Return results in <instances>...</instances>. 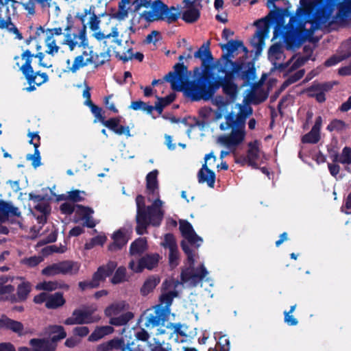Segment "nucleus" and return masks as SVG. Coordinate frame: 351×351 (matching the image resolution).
<instances>
[{"label":"nucleus","mask_w":351,"mask_h":351,"mask_svg":"<svg viewBox=\"0 0 351 351\" xmlns=\"http://www.w3.org/2000/svg\"><path fill=\"white\" fill-rule=\"evenodd\" d=\"M300 4L295 15L291 17L287 25H277L274 38H281L291 43L296 38L310 37L319 26L337 23L351 14V0H343L339 3L335 14H333L335 7L330 4L317 10V0H300Z\"/></svg>","instance_id":"1"},{"label":"nucleus","mask_w":351,"mask_h":351,"mask_svg":"<svg viewBox=\"0 0 351 351\" xmlns=\"http://www.w3.org/2000/svg\"><path fill=\"white\" fill-rule=\"evenodd\" d=\"M158 171L154 170L149 172L146 176V189L148 193V199L151 201V195L156 199L150 206H146L145 198L143 195H138L136 197V232L138 234H143L147 232L149 225L154 226H159L163 218L164 211L162 207L164 202L159 197L158 183L157 176Z\"/></svg>","instance_id":"2"},{"label":"nucleus","mask_w":351,"mask_h":351,"mask_svg":"<svg viewBox=\"0 0 351 351\" xmlns=\"http://www.w3.org/2000/svg\"><path fill=\"white\" fill-rule=\"evenodd\" d=\"M238 106L239 112L229 113L226 117V122L221 123L219 126L223 131L231 129L230 134L219 136L217 138V143L228 149H234L243 141L245 136V120L252 113L249 106H242L239 104Z\"/></svg>","instance_id":"3"},{"label":"nucleus","mask_w":351,"mask_h":351,"mask_svg":"<svg viewBox=\"0 0 351 351\" xmlns=\"http://www.w3.org/2000/svg\"><path fill=\"white\" fill-rule=\"evenodd\" d=\"M77 17L82 21L83 29L86 30L88 27L93 32L92 36L99 42L100 47H110L108 43L111 38H115L120 43L118 40L119 25H114L110 19L106 23H101L99 17L95 13L94 8L84 9L83 12L77 13Z\"/></svg>","instance_id":"4"},{"label":"nucleus","mask_w":351,"mask_h":351,"mask_svg":"<svg viewBox=\"0 0 351 351\" xmlns=\"http://www.w3.org/2000/svg\"><path fill=\"white\" fill-rule=\"evenodd\" d=\"M104 51L99 53H94L90 49L84 50L82 53L75 57L73 61L66 60V69L68 71L75 73L80 69L88 65L97 67L110 60V47L103 48Z\"/></svg>","instance_id":"5"},{"label":"nucleus","mask_w":351,"mask_h":351,"mask_svg":"<svg viewBox=\"0 0 351 351\" xmlns=\"http://www.w3.org/2000/svg\"><path fill=\"white\" fill-rule=\"evenodd\" d=\"M182 247L187 255V262L189 265V267L183 269L182 271V281L190 287H196L206 276L208 271L204 265H201L199 268H194L193 266L195 262V254L184 243H182Z\"/></svg>","instance_id":"6"},{"label":"nucleus","mask_w":351,"mask_h":351,"mask_svg":"<svg viewBox=\"0 0 351 351\" xmlns=\"http://www.w3.org/2000/svg\"><path fill=\"white\" fill-rule=\"evenodd\" d=\"M265 159V154L262 149L261 141L254 140L247 145L246 154L241 155L237 158V162L241 165H247L256 169Z\"/></svg>","instance_id":"7"},{"label":"nucleus","mask_w":351,"mask_h":351,"mask_svg":"<svg viewBox=\"0 0 351 351\" xmlns=\"http://www.w3.org/2000/svg\"><path fill=\"white\" fill-rule=\"evenodd\" d=\"M58 332V336H52L51 340L48 339H32L29 341V345L33 351H55L56 348V341L66 337V334L64 328L61 326H51L49 327V333Z\"/></svg>","instance_id":"8"},{"label":"nucleus","mask_w":351,"mask_h":351,"mask_svg":"<svg viewBox=\"0 0 351 351\" xmlns=\"http://www.w3.org/2000/svg\"><path fill=\"white\" fill-rule=\"evenodd\" d=\"M220 87V84H213L208 86L199 79L197 82L191 83L185 92L186 95L193 101L201 99L208 101L214 95L215 93Z\"/></svg>","instance_id":"9"},{"label":"nucleus","mask_w":351,"mask_h":351,"mask_svg":"<svg viewBox=\"0 0 351 351\" xmlns=\"http://www.w3.org/2000/svg\"><path fill=\"white\" fill-rule=\"evenodd\" d=\"M126 304L125 302L121 301L114 302L108 306L105 309L106 316L110 317L109 323L112 325L119 326L125 325L134 317L131 312H126L117 316L119 313L125 309Z\"/></svg>","instance_id":"10"},{"label":"nucleus","mask_w":351,"mask_h":351,"mask_svg":"<svg viewBox=\"0 0 351 351\" xmlns=\"http://www.w3.org/2000/svg\"><path fill=\"white\" fill-rule=\"evenodd\" d=\"M170 313V309L164 308L161 306H156L148 309L144 315V325L148 329L156 327H164Z\"/></svg>","instance_id":"11"},{"label":"nucleus","mask_w":351,"mask_h":351,"mask_svg":"<svg viewBox=\"0 0 351 351\" xmlns=\"http://www.w3.org/2000/svg\"><path fill=\"white\" fill-rule=\"evenodd\" d=\"M45 53L43 52H38L36 54L32 53L29 49H25L23 51L21 56H15L14 60L16 62V66L23 73V75L28 73L33 69L32 66V62L33 58L38 59L39 64L43 67H51V64L45 62Z\"/></svg>","instance_id":"12"},{"label":"nucleus","mask_w":351,"mask_h":351,"mask_svg":"<svg viewBox=\"0 0 351 351\" xmlns=\"http://www.w3.org/2000/svg\"><path fill=\"white\" fill-rule=\"evenodd\" d=\"M63 31H66V33L64 34V38L61 43L67 47L70 51H74L88 45V40L84 29H80L77 32H71L69 26L66 25L63 27Z\"/></svg>","instance_id":"13"},{"label":"nucleus","mask_w":351,"mask_h":351,"mask_svg":"<svg viewBox=\"0 0 351 351\" xmlns=\"http://www.w3.org/2000/svg\"><path fill=\"white\" fill-rule=\"evenodd\" d=\"M226 68H231L230 72L226 73L221 82H217L215 84H220L222 87L223 92L226 94L231 101H234L238 94V86L233 82V73L236 71L237 68V64L232 61L226 59L225 62Z\"/></svg>","instance_id":"14"},{"label":"nucleus","mask_w":351,"mask_h":351,"mask_svg":"<svg viewBox=\"0 0 351 351\" xmlns=\"http://www.w3.org/2000/svg\"><path fill=\"white\" fill-rule=\"evenodd\" d=\"M40 30L45 36L44 42L47 48L46 53L52 56L57 54L60 49V44H62V41L58 42L57 38L63 34V27H58L47 29L40 27Z\"/></svg>","instance_id":"15"},{"label":"nucleus","mask_w":351,"mask_h":351,"mask_svg":"<svg viewBox=\"0 0 351 351\" xmlns=\"http://www.w3.org/2000/svg\"><path fill=\"white\" fill-rule=\"evenodd\" d=\"M97 306L91 305L84 309H79L73 311L72 316L66 319L67 325L90 324L97 322L100 317L93 315L97 311Z\"/></svg>","instance_id":"16"},{"label":"nucleus","mask_w":351,"mask_h":351,"mask_svg":"<svg viewBox=\"0 0 351 351\" xmlns=\"http://www.w3.org/2000/svg\"><path fill=\"white\" fill-rule=\"evenodd\" d=\"M117 267V263L110 261L106 266L100 267L93 275L90 281L79 282L80 288L84 291L88 288H95L99 286V282L110 276Z\"/></svg>","instance_id":"17"},{"label":"nucleus","mask_w":351,"mask_h":351,"mask_svg":"<svg viewBox=\"0 0 351 351\" xmlns=\"http://www.w3.org/2000/svg\"><path fill=\"white\" fill-rule=\"evenodd\" d=\"M204 159L205 163L202 165V167L197 174L198 181L199 183H206L209 187L213 188L215 182V174L208 168L207 162L213 159V162H215L216 161V157L213 153H210L205 156Z\"/></svg>","instance_id":"18"},{"label":"nucleus","mask_w":351,"mask_h":351,"mask_svg":"<svg viewBox=\"0 0 351 351\" xmlns=\"http://www.w3.org/2000/svg\"><path fill=\"white\" fill-rule=\"evenodd\" d=\"M158 254H149L142 257L138 263L131 261L129 267L134 272H141L143 269H152L155 267L158 262Z\"/></svg>","instance_id":"19"},{"label":"nucleus","mask_w":351,"mask_h":351,"mask_svg":"<svg viewBox=\"0 0 351 351\" xmlns=\"http://www.w3.org/2000/svg\"><path fill=\"white\" fill-rule=\"evenodd\" d=\"M163 286L165 290L160 297V304L158 306L169 309L173 298L177 297L178 293L175 291V283L171 280H166L164 282Z\"/></svg>","instance_id":"20"},{"label":"nucleus","mask_w":351,"mask_h":351,"mask_svg":"<svg viewBox=\"0 0 351 351\" xmlns=\"http://www.w3.org/2000/svg\"><path fill=\"white\" fill-rule=\"evenodd\" d=\"M268 58L274 65L275 68L279 70H284L287 65L281 62L285 59L282 46L280 44H274L268 51Z\"/></svg>","instance_id":"21"},{"label":"nucleus","mask_w":351,"mask_h":351,"mask_svg":"<svg viewBox=\"0 0 351 351\" xmlns=\"http://www.w3.org/2000/svg\"><path fill=\"white\" fill-rule=\"evenodd\" d=\"M180 230L182 236L191 245H194L197 247H199L202 244V238H200L196 234L192 226L188 221L181 220L180 221Z\"/></svg>","instance_id":"22"},{"label":"nucleus","mask_w":351,"mask_h":351,"mask_svg":"<svg viewBox=\"0 0 351 351\" xmlns=\"http://www.w3.org/2000/svg\"><path fill=\"white\" fill-rule=\"evenodd\" d=\"M131 232L132 231L130 229H127L125 228H120L117 232H115L112 235L114 241L109 245V250L117 251L120 250L127 243Z\"/></svg>","instance_id":"23"},{"label":"nucleus","mask_w":351,"mask_h":351,"mask_svg":"<svg viewBox=\"0 0 351 351\" xmlns=\"http://www.w3.org/2000/svg\"><path fill=\"white\" fill-rule=\"evenodd\" d=\"M165 4L160 0L154 1L152 3L150 10L144 11L142 17L148 21L161 20Z\"/></svg>","instance_id":"24"},{"label":"nucleus","mask_w":351,"mask_h":351,"mask_svg":"<svg viewBox=\"0 0 351 351\" xmlns=\"http://www.w3.org/2000/svg\"><path fill=\"white\" fill-rule=\"evenodd\" d=\"M322 125V118L319 116L316 118L311 130L304 135L302 141L304 143H317L320 139V130Z\"/></svg>","instance_id":"25"},{"label":"nucleus","mask_w":351,"mask_h":351,"mask_svg":"<svg viewBox=\"0 0 351 351\" xmlns=\"http://www.w3.org/2000/svg\"><path fill=\"white\" fill-rule=\"evenodd\" d=\"M0 30L7 32L14 36L15 39L22 40L23 38L16 25L12 21L10 16L0 19Z\"/></svg>","instance_id":"26"},{"label":"nucleus","mask_w":351,"mask_h":351,"mask_svg":"<svg viewBox=\"0 0 351 351\" xmlns=\"http://www.w3.org/2000/svg\"><path fill=\"white\" fill-rule=\"evenodd\" d=\"M182 69L183 66L177 64L175 66V73H169L165 77L166 80L171 83V88L173 90L180 91L183 88V82L181 80Z\"/></svg>","instance_id":"27"},{"label":"nucleus","mask_w":351,"mask_h":351,"mask_svg":"<svg viewBox=\"0 0 351 351\" xmlns=\"http://www.w3.org/2000/svg\"><path fill=\"white\" fill-rule=\"evenodd\" d=\"M113 40L117 44V47L113 48L116 57L124 62L132 60L133 57L132 47L128 46V43L126 42L123 45L121 40L119 39V36H118V40L120 41V43H118L115 38H113Z\"/></svg>","instance_id":"28"},{"label":"nucleus","mask_w":351,"mask_h":351,"mask_svg":"<svg viewBox=\"0 0 351 351\" xmlns=\"http://www.w3.org/2000/svg\"><path fill=\"white\" fill-rule=\"evenodd\" d=\"M329 156L333 162H339L343 165H351V148L345 147L341 154L335 150L329 151Z\"/></svg>","instance_id":"29"},{"label":"nucleus","mask_w":351,"mask_h":351,"mask_svg":"<svg viewBox=\"0 0 351 351\" xmlns=\"http://www.w3.org/2000/svg\"><path fill=\"white\" fill-rule=\"evenodd\" d=\"M201 5L196 4V0L190 3L182 13V19L186 23L195 22L200 16Z\"/></svg>","instance_id":"30"},{"label":"nucleus","mask_w":351,"mask_h":351,"mask_svg":"<svg viewBox=\"0 0 351 351\" xmlns=\"http://www.w3.org/2000/svg\"><path fill=\"white\" fill-rule=\"evenodd\" d=\"M103 124L118 135L125 134L130 136L129 128L119 125V119L117 118H112L106 121H103Z\"/></svg>","instance_id":"31"},{"label":"nucleus","mask_w":351,"mask_h":351,"mask_svg":"<svg viewBox=\"0 0 351 351\" xmlns=\"http://www.w3.org/2000/svg\"><path fill=\"white\" fill-rule=\"evenodd\" d=\"M24 76L29 85L41 86L49 80V77L46 73L40 71L34 73L33 69Z\"/></svg>","instance_id":"32"},{"label":"nucleus","mask_w":351,"mask_h":351,"mask_svg":"<svg viewBox=\"0 0 351 351\" xmlns=\"http://www.w3.org/2000/svg\"><path fill=\"white\" fill-rule=\"evenodd\" d=\"M210 42L208 41L204 43L202 47L194 53L195 58H199L202 61V64L204 66H207L213 61V57L209 50Z\"/></svg>","instance_id":"33"},{"label":"nucleus","mask_w":351,"mask_h":351,"mask_svg":"<svg viewBox=\"0 0 351 351\" xmlns=\"http://www.w3.org/2000/svg\"><path fill=\"white\" fill-rule=\"evenodd\" d=\"M14 278L7 276H0V300L7 299L13 293L14 290V286L8 284L9 282H12Z\"/></svg>","instance_id":"34"},{"label":"nucleus","mask_w":351,"mask_h":351,"mask_svg":"<svg viewBox=\"0 0 351 351\" xmlns=\"http://www.w3.org/2000/svg\"><path fill=\"white\" fill-rule=\"evenodd\" d=\"M19 208L12 204L0 200V221L5 220L8 216H20Z\"/></svg>","instance_id":"35"},{"label":"nucleus","mask_w":351,"mask_h":351,"mask_svg":"<svg viewBox=\"0 0 351 351\" xmlns=\"http://www.w3.org/2000/svg\"><path fill=\"white\" fill-rule=\"evenodd\" d=\"M180 10L179 8L171 6L169 8L167 5H165L163 12L162 14L161 20L165 21L169 23H171L177 21L180 16Z\"/></svg>","instance_id":"36"},{"label":"nucleus","mask_w":351,"mask_h":351,"mask_svg":"<svg viewBox=\"0 0 351 351\" xmlns=\"http://www.w3.org/2000/svg\"><path fill=\"white\" fill-rule=\"evenodd\" d=\"M80 268V263L72 261H64L61 262L62 275H75Z\"/></svg>","instance_id":"37"},{"label":"nucleus","mask_w":351,"mask_h":351,"mask_svg":"<svg viewBox=\"0 0 351 351\" xmlns=\"http://www.w3.org/2000/svg\"><path fill=\"white\" fill-rule=\"evenodd\" d=\"M65 303V300L61 293H55L53 294H49L48 300L45 306L48 308H57L63 306Z\"/></svg>","instance_id":"38"},{"label":"nucleus","mask_w":351,"mask_h":351,"mask_svg":"<svg viewBox=\"0 0 351 351\" xmlns=\"http://www.w3.org/2000/svg\"><path fill=\"white\" fill-rule=\"evenodd\" d=\"M114 329L110 326H104L96 328L93 332L89 336L88 340L90 341H97L104 336L112 333Z\"/></svg>","instance_id":"39"},{"label":"nucleus","mask_w":351,"mask_h":351,"mask_svg":"<svg viewBox=\"0 0 351 351\" xmlns=\"http://www.w3.org/2000/svg\"><path fill=\"white\" fill-rule=\"evenodd\" d=\"M123 339H113L106 343L100 344L97 347V351H112L113 350H121L123 343Z\"/></svg>","instance_id":"40"},{"label":"nucleus","mask_w":351,"mask_h":351,"mask_svg":"<svg viewBox=\"0 0 351 351\" xmlns=\"http://www.w3.org/2000/svg\"><path fill=\"white\" fill-rule=\"evenodd\" d=\"M21 280L17 288V296L19 300H25L31 291V284L24 280L23 278H17Z\"/></svg>","instance_id":"41"},{"label":"nucleus","mask_w":351,"mask_h":351,"mask_svg":"<svg viewBox=\"0 0 351 351\" xmlns=\"http://www.w3.org/2000/svg\"><path fill=\"white\" fill-rule=\"evenodd\" d=\"M8 330L17 334L19 337L26 335L29 332V330L25 328L21 322L12 319L10 320Z\"/></svg>","instance_id":"42"},{"label":"nucleus","mask_w":351,"mask_h":351,"mask_svg":"<svg viewBox=\"0 0 351 351\" xmlns=\"http://www.w3.org/2000/svg\"><path fill=\"white\" fill-rule=\"evenodd\" d=\"M147 249V241L145 239L140 238L134 241L130 246L131 255H139Z\"/></svg>","instance_id":"43"},{"label":"nucleus","mask_w":351,"mask_h":351,"mask_svg":"<svg viewBox=\"0 0 351 351\" xmlns=\"http://www.w3.org/2000/svg\"><path fill=\"white\" fill-rule=\"evenodd\" d=\"M212 103L217 107L219 111L217 118H220L225 112H227L230 102L223 97L219 95L212 99Z\"/></svg>","instance_id":"44"},{"label":"nucleus","mask_w":351,"mask_h":351,"mask_svg":"<svg viewBox=\"0 0 351 351\" xmlns=\"http://www.w3.org/2000/svg\"><path fill=\"white\" fill-rule=\"evenodd\" d=\"M225 47L227 49L228 54L233 56V54L236 51L241 49L245 53H247V48L243 45L241 41L238 40H230L228 42L226 45H225Z\"/></svg>","instance_id":"45"},{"label":"nucleus","mask_w":351,"mask_h":351,"mask_svg":"<svg viewBox=\"0 0 351 351\" xmlns=\"http://www.w3.org/2000/svg\"><path fill=\"white\" fill-rule=\"evenodd\" d=\"M20 3L21 2L15 0H0V5L1 6L0 9L5 8L8 12V16H10L11 14L14 15L16 13V8Z\"/></svg>","instance_id":"46"},{"label":"nucleus","mask_w":351,"mask_h":351,"mask_svg":"<svg viewBox=\"0 0 351 351\" xmlns=\"http://www.w3.org/2000/svg\"><path fill=\"white\" fill-rule=\"evenodd\" d=\"M308 58L304 56H293L289 62L286 63L289 71H291L302 66L307 60Z\"/></svg>","instance_id":"47"},{"label":"nucleus","mask_w":351,"mask_h":351,"mask_svg":"<svg viewBox=\"0 0 351 351\" xmlns=\"http://www.w3.org/2000/svg\"><path fill=\"white\" fill-rule=\"evenodd\" d=\"M42 274L47 276H53L62 274L61 262L51 264L42 270Z\"/></svg>","instance_id":"48"},{"label":"nucleus","mask_w":351,"mask_h":351,"mask_svg":"<svg viewBox=\"0 0 351 351\" xmlns=\"http://www.w3.org/2000/svg\"><path fill=\"white\" fill-rule=\"evenodd\" d=\"M159 280L154 277H150L144 282L141 291L144 295H147L156 287L158 284Z\"/></svg>","instance_id":"49"},{"label":"nucleus","mask_w":351,"mask_h":351,"mask_svg":"<svg viewBox=\"0 0 351 351\" xmlns=\"http://www.w3.org/2000/svg\"><path fill=\"white\" fill-rule=\"evenodd\" d=\"M175 95L170 94L165 97H158V101L155 104L154 109L159 112H162L164 107L171 104L175 99Z\"/></svg>","instance_id":"50"},{"label":"nucleus","mask_w":351,"mask_h":351,"mask_svg":"<svg viewBox=\"0 0 351 351\" xmlns=\"http://www.w3.org/2000/svg\"><path fill=\"white\" fill-rule=\"evenodd\" d=\"M59 282L44 281L36 285V289L47 291H53L58 289Z\"/></svg>","instance_id":"51"},{"label":"nucleus","mask_w":351,"mask_h":351,"mask_svg":"<svg viewBox=\"0 0 351 351\" xmlns=\"http://www.w3.org/2000/svg\"><path fill=\"white\" fill-rule=\"evenodd\" d=\"M167 328H169V330L173 331V332L170 334L171 336L173 335V333L180 335L183 337L187 335L188 328L185 325H182L180 324H169L167 325Z\"/></svg>","instance_id":"52"},{"label":"nucleus","mask_w":351,"mask_h":351,"mask_svg":"<svg viewBox=\"0 0 351 351\" xmlns=\"http://www.w3.org/2000/svg\"><path fill=\"white\" fill-rule=\"evenodd\" d=\"M130 107L134 110H143L148 113H152L154 109V106L148 105L142 101H132Z\"/></svg>","instance_id":"53"},{"label":"nucleus","mask_w":351,"mask_h":351,"mask_svg":"<svg viewBox=\"0 0 351 351\" xmlns=\"http://www.w3.org/2000/svg\"><path fill=\"white\" fill-rule=\"evenodd\" d=\"M304 74V70H300L295 73L293 75H291L287 80H286L282 85V88L285 89L290 84H293L300 80Z\"/></svg>","instance_id":"54"},{"label":"nucleus","mask_w":351,"mask_h":351,"mask_svg":"<svg viewBox=\"0 0 351 351\" xmlns=\"http://www.w3.org/2000/svg\"><path fill=\"white\" fill-rule=\"evenodd\" d=\"M304 74V70H300L295 73L293 75H291L287 80H286L282 85V88L285 89L290 84H293L300 80Z\"/></svg>","instance_id":"55"},{"label":"nucleus","mask_w":351,"mask_h":351,"mask_svg":"<svg viewBox=\"0 0 351 351\" xmlns=\"http://www.w3.org/2000/svg\"><path fill=\"white\" fill-rule=\"evenodd\" d=\"M304 74V70H300L295 73L293 75H291L287 80H286L282 85V88L285 89L290 84H293L300 80Z\"/></svg>","instance_id":"56"},{"label":"nucleus","mask_w":351,"mask_h":351,"mask_svg":"<svg viewBox=\"0 0 351 351\" xmlns=\"http://www.w3.org/2000/svg\"><path fill=\"white\" fill-rule=\"evenodd\" d=\"M84 191L75 190L68 193L67 199L73 202H79L84 200Z\"/></svg>","instance_id":"57"},{"label":"nucleus","mask_w":351,"mask_h":351,"mask_svg":"<svg viewBox=\"0 0 351 351\" xmlns=\"http://www.w3.org/2000/svg\"><path fill=\"white\" fill-rule=\"evenodd\" d=\"M43 260V259L41 256H34L22 259L21 263L29 267H34L38 265L40 263H41Z\"/></svg>","instance_id":"58"},{"label":"nucleus","mask_w":351,"mask_h":351,"mask_svg":"<svg viewBox=\"0 0 351 351\" xmlns=\"http://www.w3.org/2000/svg\"><path fill=\"white\" fill-rule=\"evenodd\" d=\"M217 348L220 351H230V341L226 335L219 337Z\"/></svg>","instance_id":"59"},{"label":"nucleus","mask_w":351,"mask_h":351,"mask_svg":"<svg viewBox=\"0 0 351 351\" xmlns=\"http://www.w3.org/2000/svg\"><path fill=\"white\" fill-rule=\"evenodd\" d=\"M75 213L78 215L82 219H84L86 217H88V216L92 215L93 210L88 207H85L81 205H76Z\"/></svg>","instance_id":"60"},{"label":"nucleus","mask_w":351,"mask_h":351,"mask_svg":"<svg viewBox=\"0 0 351 351\" xmlns=\"http://www.w3.org/2000/svg\"><path fill=\"white\" fill-rule=\"evenodd\" d=\"M162 244L165 247L168 248L169 250H173L177 247L174 237L171 234H167L165 236Z\"/></svg>","instance_id":"61"},{"label":"nucleus","mask_w":351,"mask_h":351,"mask_svg":"<svg viewBox=\"0 0 351 351\" xmlns=\"http://www.w3.org/2000/svg\"><path fill=\"white\" fill-rule=\"evenodd\" d=\"M126 274V269L125 267H121L117 269L112 279V282L114 284L119 283L125 280Z\"/></svg>","instance_id":"62"},{"label":"nucleus","mask_w":351,"mask_h":351,"mask_svg":"<svg viewBox=\"0 0 351 351\" xmlns=\"http://www.w3.org/2000/svg\"><path fill=\"white\" fill-rule=\"evenodd\" d=\"M27 160L32 162V165L35 167L40 165V156L38 148H35L34 154H28Z\"/></svg>","instance_id":"63"},{"label":"nucleus","mask_w":351,"mask_h":351,"mask_svg":"<svg viewBox=\"0 0 351 351\" xmlns=\"http://www.w3.org/2000/svg\"><path fill=\"white\" fill-rule=\"evenodd\" d=\"M345 123L341 120L335 119L331 121L327 126V130L330 132L334 130H342L345 128Z\"/></svg>","instance_id":"64"}]
</instances>
